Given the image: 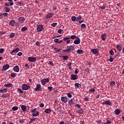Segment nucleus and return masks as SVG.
Here are the masks:
<instances>
[{"label": "nucleus", "instance_id": "nucleus-1", "mask_svg": "<svg viewBox=\"0 0 124 124\" xmlns=\"http://www.w3.org/2000/svg\"><path fill=\"white\" fill-rule=\"evenodd\" d=\"M74 50V46H67V48L63 50L62 52H66L67 53H69V52H71Z\"/></svg>", "mask_w": 124, "mask_h": 124}, {"label": "nucleus", "instance_id": "nucleus-2", "mask_svg": "<svg viewBox=\"0 0 124 124\" xmlns=\"http://www.w3.org/2000/svg\"><path fill=\"white\" fill-rule=\"evenodd\" d=\"M34 92H42V88H41V84L37 83L36 88L34 89Z\"/></svg>", "mask_w": 124, "mask_h": 124}, {"label": "nucleus", "instance_id": "nucleus-3", "mask_svg": "<svg viewBox=\"0 0 124 124\" xmlns=\"http://www.w3.org/2000/svg\"><path fill=\"white\" fill-rule=\"evenodd\" d=\"M31 89V86L27 84H23L22 86V90L23 91H28Z\"/></svg>", "mask_w": 124, "mask_h": 124}, {"label": "nucleus", "instance_id": "nucleus-4", "mask_svg": "<svg viewBox=\"0 0 124 124\" xmlns=\"http://www.w3.org/2000/svg\"><path fill=\"white\" fill-rule=\"evenodd\" d=\"M91 52L93 55H96V56H98V54H99V51L97 48H93L91 50Z\"/></svg>", "mask_w": 124, "mask_h": 124}, {"label": "nucleus", "instance_id": "nucleus-5", "mask_svg": "<svg viewBox=\"0 0 124 124\" xmlns=\"http://www.w3.org/2000/svg\"><path fill=\"white\" fill-rule=\"evenodd\" d=\"M43 31V25L39 24L37 26V32H40Z\"/></svg>", "mask_w": 124, "mask_h": 124}, {"label": "nucleus", "instance_id": "nucleus-6", "mask_svg": "<svg viewBox=\"0 0 124 124\" xmlns=\"http://www.w3.org/2000/svg\"><path fill=\"white\" fill-rule=\"evenodd\" d=\"M37 59V57H31V56L28 58V61L29 62H35Z\"/></svg>", "mask_w": 124, "mask_h": 124}, {"label": "nucleus", "instance_id": "nucleus-7", "mask_svg": "<svg viewBox=\"0 0 124 124\" xmlns=\"http://www.w3.org/2000/svg\"><path fill=\"white\" fill-rule=\"evenodd\" d=\"M49 81L50 79L48 78L43 79L41 80V82L42 83L43 86H45L46 85V83H48V82Z\"/></svg>", "mask_w": 124, "mask_h": 124}, {"label": "nucleus", "instance_id": "nucleus-8", "mask_svg": "<svg viewBox=\"0 0 124 124\" xmlns=\"http://www.w3.org/2000/svg\"><path fill=\"white\" fill-rule=\"evenodd\" d=\"M102 105H112V103L110 100H107L103 102Z\"/></svg>", "mask_w": 124, "mask_h": 124}, {"label": "nucleus", "instance_id": "nucleus-9", "mask_svg": "<svg viewBox=\"0 0 124 124\" xmlns=\"http://www.w3.org/2000/svg\"><path fill=\"white\" fill-rule=\"evenodd\" d=\"M54 16V14L52 13H48L47 14L46 16V19H50L52 18Z\"/></svg>", "mask_w": 124, "mask_h": 124}, {"label": "nucleus", "instance_id": "nucleus-10", "mask_svg": "<svg viewBox=\"0 0 124 124\" xmlns=\"http://www.w3.org/2000/svg\"><path fill=\"white\" fill-rule=\"evenodd\" d=\"M80 43H81V40L79 37H77L76 39L74 41V44H76V45H78V44H80Z\"/></svg>", "mask_w": 124, "mask_h": 124}, {"label": "nucleus", "instance_id": "nucleus-11", "mask_svg": "<svg viewBox=\"0 0 124 124\" xmlns=\"http://www.w3.org/2000/svg\"><path fill=\"white\" fill-rule=\"evenodd\" d=\"M75 104V99L74 98H72L71 100H69L68 104L70 106H72L74 104Z\"/></svg>", "mask_w": 124, "mask_h": 124}, {"label": "nucleus", "instance_id": "nucleus-12", "mask_svg": "<svg viewBox=\"0 0 124 124\" xmlns=\"http://www.w3.org/2000/svg\"><path fill=\"white\" fill-rule=\"evenodd\" d=\"M2 68L3 69L1 70V71H5V70H7V69L9 68V65L8 64H6L2 66Z\"/></svg>", "mask_w": 124, "mask_h": 124}, {"label": "nucleus", "instance_id": "nucleus-13", "mask_svg": "<svg viewBox=\"0 0 124 124\" xmlns=\"http://www.w3.org/2000/svg\"><path fill=\"white\" fill-rule=\"evenodd\" d=\"M67 96L61 97V101L63 103H66L67 102Z\"/></svg>", "mask_w": 124, "mask_h": 124}, {"label": "nucleus", "instance_id": "nucleus-14", "mask_svg": "<svg viewBox=\"0 0 124 124\" xmlns=\"http://www.w3.org/2000/svg\"><path fill=\"white\" fill-rule=\"evenodd\" d=\"M13 70L15 71V72H19L20 71V68L19 67V66H15L13 68Z\"/></svg>", "mask_w": 124, "mask_h": 124}, {"label": "nucleus", "instance_id": "nucleus-15", "mask_svg": "<svg viewBox=\"0 0 124 124\" xmlns=\"http://www.w3.org/2000/svg\"><path fill=\"white\" fill-rule=\"evenodd\" d=\"M78 77V75H71V80H77Z\"/></svg>", "mask_w": 124, "mask_h": 124}, {"label": "nucleus", "instance_id": "nucleus-16", "mask_svg": "<svg viewBox=\"0 0 124 124\" xmlns=\"http://www.w3.org/2000/svg\"><path fill=\"white\" fill-rule=\"evenodd\" d=\"M107 35V34L106 33H105L104 34H102L101 35V37L104 41H105V40H106Z\"/></svg>", "mask_w": 124, "mask_h": 124}, {"label": "nucleus", "instance_id": "nucleus-17", "mask_svg": "<svg viewBox=\"0 0 124 124\" xmlns=\"http://www.w3.org/2000/svg\"><path fill=\"white\" fill-rule=\"evenodd\" d=\"M75 87L76 89H80L82 87L81 84L79 83H76L75 84Z\"/></svg>", "mask_w": 124, "mask_h": 124}, {"label": "nucleus", "instance_id": "nucleus-18", "mask_svg": "<svg viewBox=\"0 0 124 124\" xmlns=\"http://www.w3.org/2000/svg\"><path fill=\"white\" fill-rule=\"evenodd\" d=\"M25 18L23 17H19L18 18V20L19 22V23H24L25 22Z\"/></svg>", "mask_w": 124, "mask_h": 124}, {"label": "nucleus", "instance_id": "nucleus-19", "mask_svg": "<svg viewBox=\"0 0 124 124\" xmlns=\"http://www.w3.org/2000/svg\"><path fill=\"white\" fill-rule=\"evenodd\" d=\"M16 23V21L15 20H13L9 22V24L11 26V27H14V26L15 25Z\"/></svg>", "mask_w": 124, "mask_h": 124}, {"label": "nucleus", "instance_id": "nucleus-20", "mask_svg": "<svg viewBox=\"0 0 124 124\" xmlns=\"http://www.w3.org/2000/svg\"><path fill=\"white\" fill-rule=\"evenodd\" d=\"M45 113H46V114H50L52 112V109L51 108H46L44 111Z\"/></svg>", "mask_w": 124, "mask_h": 124}, {"label": "nucleus", "instance_id": "nucleus-21", "mask_svg": "<svg viewBox=\"0 0 124 124\" xmlns=\"http://www.w3.org/2000/svg\"><path fill=\"white\" fill-rule=\"evenodd\" d=\"M114 113L115 115H120V113H121V110H120L119 108H117L114 111Z\"/></svg>", "mask_w": 124, "mask_h": 124}, {"label": "nucleus", "instance_id": "nucleus-22", "mask_svg": "<svg viewBox=\"0 0 124 124\" xmlns=\"http://www.w3.org/2000/svg\"><path fill=\"white\" fill-rule=\"evenodd\" d=\"M21 110H22L23 112H26V110L27 109V107L24 105H22L21 107Z\"/></svg>", "mask_w": 124, "mask_h": 124}, {"label": "nucleus", "instance_id": "nucleus-23", "mask_svg": "<svg viewBox=\"0 0 124 124\" xmlns=\"http://www.w3.org/2000/svg\"><path fill=\"white\" fill-rule=\"evenodd\" d=\"M4 86V87H6L7 88H12V87H13V84L11 83H9V84H5Z\"/></svg>", "mask_w": 124, "mask_h": 124}, {"label": "nucleus", "instance_id": "nucleus-24", "mask_svg": "<svg viewBox=\"0 0 124 124\" xmlns=\"http://www.w3.org/2000/svg\"><path fill=\"white\" fill-rule=\"evenodd\" d=\"M62 58H63L62 61H67V60H68L69 59V57H68V56H60Z\"/></svg>", "mask_w": 124, "mask_h": 124}, {"label": "nucleus", "instance_id": "nucleus-25", "mask_svg": "<svg viewBox=\"0 0 124 124\" xmlns=\"http://www.w3.org/2000/svg\"><path fill=\"white\" fill-rule=\"evenodd\" d=\"M7 93V89L4 88L3 89H0V93Z\"/></svg>", "mask_w": 124, "mask_h": 124}, {"label": "nucleus", "instance_id": "nucleus-26", "mask_svg": "<svg viewBox=\"0 0 124 124\" xmlns=\"http://www.w3.org/2000/svg\"><path fill=\"white\" fill-rule=\"evenodd\" d=\"M115 85H116V82L114 81H111L109 84L110 87H114V86H115Z\"/></svg>", "mask_w": 124, "mask_h": 124}, {"label": "nucleus", "instance_id": "nucleus-27", "mask_svg": "<svg viewBox=\"0 0 124 124\" xmlns=\"http://www.w3.org/2000/svg\"><path fill=\"white\" fill-rule=\"evenodd\" d=\"M39 115V112L38 111H36L35 112L32 114V116H33V117H37V116H38Z\"/></svg>", "mask_w": 124, "mask_h": 124}, {"label": "nucleus", "instance_id": "nucleus-28", "mask_svg": "<svg viewBox=\"0 0 124 124\" xmlns=\"http://www.w3.org/2000/svg\"><path fill=\"white\" fill-rule=\"evenodd\" d=\"M67 65H68L69 69H70V70H71V69H72V67H71V65H72V63H71V62H69L67 63Z\"/></svg>", "mask_w": 124, "mask_h": 124}, {"label": "nucleus", "instance_id": "nucleus-29", "mask_svg": "<svg viewBox=\"0 0 124 124\" xmlns=\"http://www.w3.org/2000/svg\"><path fill=\"white\" fill-rule=\"evenodd\" d=\"M81 30H84V29H86L87 28V26L85 24H82L81 25Z\"/></svg>", "mask_w": 124, "mask_h": 124}, {"label": "nucleus", "instance_id": "nucleus-30", "mask_svg": "<svg viewBox=\"0 0 124 124\" xmlns=\"http://www.w3.org/2000/svg\"><path fill=\"white\" fill-rule=\"evenodd\" d=\"M77 113L78 114H83V113H84V110L82 109H78L77 110Z\"/></svg>", "mask_w": 124, "mask_h": 124}, {"label": "nucleus", "instance_id": "nucleus-31", "mask_svg": "<svg viewBox=\"0 0 124 124\" xmlns=\"http://www.w3.org/2000/svg\"><path fill=\"white\" fill-rule=\"evenodd\" d=\"M10 38H13V37H15V33L13 32H11L9 35Z\"/></svg>", "mask_w": 124, "mask_h": 124}, {"label": "nucleus", "instance_id": "nucleus-32", "mask_svg": "<svg viewBox=\"0 0 124 124\" xmlns=\"http://www.w3.org/2000/svg\"><path fill=\"white\" fill-rule=\"evenodd\" d=\"M28 31V27L24 26L21 28L22 31Z\"/></svg>", "mask_w": 124, "mask_h": 124}, {"label": "nucleus", "instance_id": "nucleus-33", "mask_svg": "<svg viewBox=\"0 0 124 124\" xmlns=\"http://www.w3.org/2000/svg\"><path fill=\"white\" fill-rule=\"evenodd\" d=\"M116 48L118 51H122V49H123V47L120 45H117L116 46Z\"/></svg>", "mask_w": 124, "mask_h": 124}, {"label": "nucleus", "instance_id": "nucleus-34", "mask_svg": "<svg viewBox=\"0 0 124 124\" xmlns=\"http://www.w3.org/2000/svg\"><path fill=\"white\" fill-rule=\"evenodd\" d=\"M83 53H84V50H83L78 49V50H77L78 54H83Z\"/></svg>", "mask_w": 124, "mask_h": 124}, {"label": "nucleus", "instance_id": "nucleus-35", "mask_svg": "<svg viewBox=\"0 0 124 124\" xmlns=\"http://www.w3.org/2000/svg\"><path fill=\"white\" fill-rule=\"evenodd\" d=\"M35 120H36V118H33L32 119H31L29 122L30 124H32L33 123V122L35 121Z\"/></svg>", "mask_w": 124, "mask_h": 124}, {"label": "nucleus", "instance_id": "nucleus-36", "mask_svg": "<svg viewBox=\"0 0 124 124\" xmlns=\"http://www.w3.org/2000/svg\"><path fill=\"white\" fill-rule=\"evenodd\" d=\"M4 9L6 12H9L10 11V9L8 7H5Z\"/></svg>", "mask_w": 124, "mask_h": 124}, {"label": "nucleus", "instance_id": "nucleus-37", "mask_svg": "<svg viewBox=\"0 0 124 124\" xmlns=\"http://www.w3.org/2000/svg\"><path fill=\"white\" fill-rule=\"evenodd\" d=\"M81 19H82V16H78L77 19H76V21L77 22H79L80 21V20H81Z\"/></svg>", "mask_w": 124, "mask_h": 124}, {"label": "nucleus", "instance_id": "nucleus-38", "mask_svg": "<svg viewBox=\"0 0 124 124\" xmlns=\"http://www.w3.org/2000/svg\"><path fill=\"white\" fill-rule=\"evenodd\" d=\"M109 54L111 55V56H114L115 55V52L113 51V49H110L109 51Z\"/></svg>", "mask_w": 124, "mask_h": 124}, {"label": "nucleus", "instance_id": "nucleus-39", "mask_svg": "<svg viewBox=\"0 0 124 124\" xmlns=\"http://www.w3.org/2000/svg\"><path fill=\"white\" fill-rule=\"evenodd\" d=\"M76 16H72L71 17V20L72 21H73V22H75V21H76Z\"/></svg>", "mask_w": 124, "mask_h": 124}, {"label": "nucleus", "instance_id": "nucleus-40", "mask_svg": "<svg viewBox=\"0 0 124 124\" xmlns=\"http://www.w3.org/2000/svg\"><path fill=\"white\" fill-rule=\"evenodd\" d=\"M4 5L5 6H10V5H11V3L10 2H5Z\"/></svg>", "mask_w": 124, "mask_h": 124}, {"label": "nucleus", "instance_id": "nucleus-41", "mask_svg": "<svg viewBox=\"0 0 124 124\" xmlns=\"http://www.w3.org/2000/svg\"><path fill=\"white\" fill-rule=\"evenodd\" d=\"M19 123L20 124H24V123H25V119H19Z\"/></svg>", "mask_w": 124, "mask_h": 124}, {"label": "nucleus", "instance_id": "nucleus-42", "mask_svg": "<svg viewBox=\"0 0 124 124\" xmlns=\"http://www.w3.org/2000/svg\"><path fill=\"white\" fill-rule=\"evenodd\" d=\"M12 110H13V111H17V110H18V107H13L12 108Z\"/></svg>", "mask_w": 124, "mask_h": 124}, {"label": "nucleus", "instance_id": "nucleus-43", "mask_svg": "<svg viewBox=\"0 0 124 124\" xmlns=\"http://www.w3.org/2000/svg\"><path fill=\"white\" fill-rule=\"evenodd\" d=\"M89 92L90 93H94V92H95V89L94 88H91L89 90Z\"/></svg>", "mask_w": 124, "mask_h": 124}, {"label": "nucleus", "instance_id": "nucleus-44", "mask_svg": "<svg viewBox=\"0 0 124 124\" xmlns=\"http://www.w3.org/2000/svg\"><path fill=\"white\" fill-rule=\"evenodd\" d=\"M18 4H19L20 6H24V2L19 1L17 2Z\"/></svg>", "mask_w": 124, "mask_h": 124}, {"label": "nucleus", "instance_id": "nucleus-45", "mask_svg": "<svg viewBox=\"0 0 124 124\" xmlns=\"http://www.w3.org/2000/svg\"><path fill=\"white\" fill-rule=\"evenodd\" d=\"M114 59H115V58H112L111 56H109V59L108 60V61L110 62H113V61H114Z\"/></svg>", "mask_w": 124, "mask_h": 124}, {"label": "nucleus", "instance_id": "nucleus-46", "mask_svg": "<svg viewBox=\"0 0 124 124\" xmlns=\"http://www.w3.org/2000/svg\"><path fill=\"white\" fill-rule=\"evenodd\" d=\"M75 38H77V37H76V35H74L71 36V37H70V39H75Z\"/></svg>", "mask_w": 124, "mask_h": 124}, {"label": "nucleus", "instance_id": "nucleus-47", "mask_svg": "<svg viewBox=\"0 0 124 124\" xmlns=\"http://www.w3.org/2000/svg\"><path fill=\"white\" fill-rule=\"evenodd\" d=\"M69 39H70V37H65V38H63V41H67Z\"/></svg>", "mask_w": 124, "mask_h": 124}, {"label": "nucleus", "instance_id": "nucleus-48", "mask_svg": "<svg viewBox=\"0 0 124 124\" xmlns=\"http://www.w3.org/2000/svg\"><path fill=\"white\" fill-rule=\"evenodd\" d=\"M67 95L69 98H71V97H72V95L69 93H67Z\"/></svg>", "mask_w": 124, "mask_h": 124}, {"label": "nucleus", "instance_id": "nucleus-49", "mask_svg": "<svg viewBox=\"0 0 124 124\" xmlns=\"http://www.w3.org/2000/svg\"><path fill=\"white\" fill-rule=\"evenodd\" d=\"M8 1H9L11 3V6H12L14 3H13V0H7Z\"/></svg>", "mask_w": 124, "mask_h": 124}, {"label": "nucleus", "instance_id": "nucleus-50", "mask_svg": "<svg viewBox=\"0 0 124 124\" xmlns=\"http://www.w3.org/2000/svg\"><path fill=\"white\" fill-rule=\"evenodd\" d=\"M8 14L7 13H3V17H8Z\"/></svg>", "mask_w": 124, "mask_h": 124}, {"label": "nucleus", "instance_id": "nucleus-51", "mask_svg": "<svg viewBox=\"0 0 124 124\" xmlns=\"http://www.w3.org/2000/svg\"><path fill=\"white\" fill-rule=\"evenodd\" d=\"M17 91H18V92H19L20 93H24V91H23L22 90V89H21L20 88H18L17 89Z\"/></svg>", "mask_w": 124, "mask_h": 124}, {"label": "nucleus", "instance_id": "nucleus-52", "mask_svg": "<svg viewBox=\"0 0 124 124\" xmlns=\"http://www.w3.org/2000/svg\"><path fill=\"white\" fill-rule=\"evenodd\" d=\"M10 75L12 78H14L16 76V74H15V73H12Z\"/></svg>", "mask_w": 124, "mask_h": 124}, {"label": "nucleus", "instance_id": "nucleus-53", "mask_svg": "<svg viewBox=\"0 0 124 124\" xmlns=\"http://www.w3.org/2000/svg\"><path fill=\"white\" fill-rule=\"evenodd\" d=\"M48 64H49L50 65H51V66H54V63H53L52 61H49L48 62Z\"/></svg>", "mask_w": 124, "mask_h": 124}, {"label": "nucleus", "instance_id": "nucleus-54", "mask_svg": "<svg viewBox=\"0 0 124 124\" xmlns=\"http://www.w3.org/2000/svg\"><path fill=\"white\" fill-rule=\"evenodd\" d=\"M100 9H105L106 8V7L105 5H103V6H101L100 7Z\"/></svg>", "mask_w": 124, "mask_h": 124}, {"label": "nucleus", "instance_id": "nucleus-55", "mask_svg": "<svg viewBox=\"0 0 124 124\" xmlns=\"http://www.w3.org/2000/svg\"><path fill=\"white\" fill-rule=\"evenodd\" d=\"M57 25H58V23H53L51 24V26H52V27H53V28H55V27H56V26H57Z\"/></svg>", "mask_w": 124, "mask_h": 124}, {"label": "nucleus", "instance_id": "nucleus-56", "mask_svg": "<svg viewBox=\"0 0 124 124\" xmlns=\"http://www.w3.org/2000/svg\"><path fill=\"white\" fill-rule=\"evenodd\" d=\"M78 72H79V70L76 68L75 70V74H78Z\"/></svg>", "mask_w": 124, "mask_h": 124}, {"label": "nucleus", "instance_id": "nucleus-57", "mask_svg": "<svg viewBox=\"0 0 124 124\" xmlns=\"http://www.w3.org/2000/svg\"><path fill=\"white\" fill-rule=\"evenodd\" d=\"M37 109L36 108H34L31 111V113H32V114H33V113H35L37 111Z\"/></svg>", "mask_w": 124, "mask_h": 124}, {"label": "nucleus", "instance_id": "nucleus-58", "mask_svg": "<svg viewBox=\"0 0 124 124\" xmlns=\"http://www.w3.org/2000/svg\"><path fill=\"white\" fill-rule=\"evenodd\" d=\"M4 51V49L0 48V54H2Z\"/></svg>", "mask_w": 124, "mask_h": 124}, {"label": "nucleus", "instance_id": "nucleus-59", "mask_svg": "<svg viewBox=\"0 0 124 124\" xmlns=\"http://www.w3.org/2000/svg\"><path fill=\"white\" fill-rule=\"evenodd\" d=\"M62 31H63V30L60 29L57 32H58V33H62Z\"/></svg>", "mask_w": 124, "mask_h": 124}, {"label": "nucleus", "instance_id": "nucleus-60", "mask_svg": "<svg viewBox=\"0 0 124 124\" xmlns=\"http://www.w3.org/2000/svg\"><path fill=\"white\" fill-rule=\"evenodd\" d=\"M62 108H61V107H58L57 108V110L58 112H62Z\"/></svg>", "mask_w": 124, "mask_h": 124}, {"label": "nucleus", "instance_id": "nucleus-61", "mask_svg": "<svg viewBox=\"0 0 124 124\" xmlns=\"http://www.w3.org/2000/svg\"><path fill=\"white\" fill-rule=\"evenodd\" d=\"M17 55L19 57H21V56H22V55H23V53H22V52H18Z\"/></svg>", "mask_w": 124, "mask_h": 124}, {"label": "nucleus", "instance_id": "nucleus-62", "mask_svg": "<svg viewBox=\"0 0 124 124\" xmlns=\"http://www.w3.org/2000/svg\"><path fill=\"white\" fill-rule=\"evenodd\" d=\"M15 52H16V51L15 50V49H13V50L10 53V54H11V55H13V53H15Z\"/></svg>", "mask_w": 124, "mask_h": 124}, {"label": "nucleus", "instance_id": "nucleus-63", "mask_svg": "<svg viewBox=\"0 0 124 124\" xmlns=\"http://www.w3.org/2000/svg\"><path fill=\"white\" fill-rule=\"evenodd\" d=\"M54 42L56 43H59V39H55L54 40Z\"/></svg>", "mask_w": 124, "mask_h": 124}, {"label": "nucleus", "instance_id": "nucleus-64", "mask_svg": "<svg viewBox=\"0 0 124 124\" xmlns=\"http://www.w3.org/2000/svg\"><path fill=\"white\" fill-rule=\"evenodd\" d=\"M40 107H41V108H43V107H44V104H43V103L40 104Z\"/></svg>", "mask_w": 124, "mask_h": 124}]
</instances>
